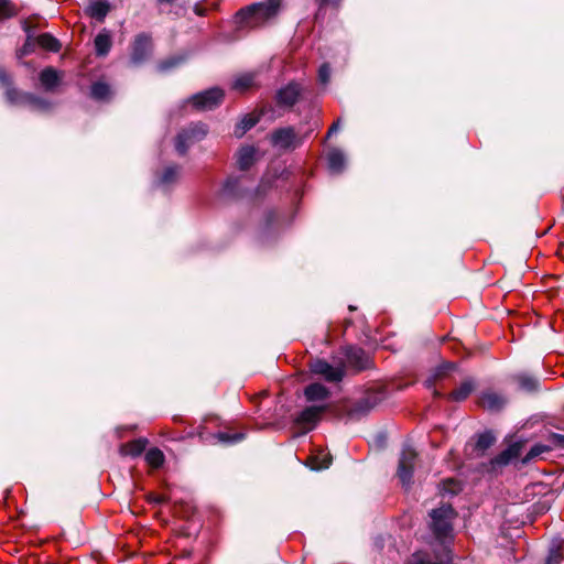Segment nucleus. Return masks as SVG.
<instances>
[{"instance_id": "f257e3e1", "label": "nucleus", "mask_w": 564, "mask_h": 564, "mask_svg": "<svg viewBox=\"0 0 564 564\" xmlns=\"http://www.w3.org/2000/svg\"><path fill=\"white\" fill-rule=\"evenodd\" d=\"M0 84L6 89V98L12 105H26L35 110H46L50 102L30 93L19 91L12 86L9 75L0 68Z\"/></svg>"}, {"instance_id": "f03ea898", "label": "nucleus", "mask_w": 564, "mask_h": 564, "mask_svg": "<svg viewBox=\"0 0 564 564\" xmlns=\"http://www.w3.org/2000/svg\"><path fill=\"white\" fill-rule=\"evenodd\" d=\"M279 3V0H269L265 3L251 4L238 11L236 18L239 23L253 28L273 17L278 11Z\"/></svg>"}, {"instance_id": "7ed1b4c3", "label": "nucleus", "mask_w": 564, "mask_h": 564, "mask_svg": "<svg viewBox=\"0 0 564 564\" xmlns=\"http://www.w3.org/2000/svg\"><path fill=\"white\" fill-rule=\"evenodd\" d=\"M432 523L431 528L436 538H447L452 531V521L455 518V510L451 505H442L437 509H433L430 513Z\"/></svg>"}, {"instance_id": "20e7f679", "label": "nucleus", "mask_w": 564, "mask_h": 564, "mask_svg": "<svg viewBox=\"0 0 564 564\" xmlns=\"http://www.w3.org/2000/svg\"><path fill=\"white\" fill-rule=\"evenodd\" d=\"M207 134V127L202 122L192 123L183 129L175 139V149L180 154H185L191 145L200 141Z\"/></svg>"}, {"instance_id": "39448f33", "label": "nucleus", "mask_w": 564, "mask_h": 564, "mask_svg": "<svg viewBox=\"0 0 564 564\" xmlns=\"http://www.w3.org/2000/svg\"><path fill=\"white\" fill-rule=\"evenodd\" d=\"M416 456V452L411 446L405 445L403 447L399 459L397 476L405 489H409L413 482V471Z\"/></svg>"}, {"instance_id": "423d86ee", "label": "nucleus", "mask_w": 564, "mask_h": 564, "mask_svg": "<svg viewBox=\"0 0 564 564\" xmlns=\"http://www.w3.org/2000/svg\"><path fill=\"white\" fill-rule=\"evenodd\" d=\"M224 99V91L218 87L198 93L188 99V102L197 110H212L218 107Z\"/></svg>"}, {"instance_id": "0eeeda50", "label": "nucleus", "mask_w": 564, "mask_h": 564, "mask_svg": "<svg viewBox=\"0 0 564 564\" xmlns=\"http://www.w3.org/2000/svg\"><path fill=\"white\" fill-rule=\"evenodd\" d=\"M270 139L273 147L283 150L295 149L302 143V139L297 135L293 127H284L274 130Z\"/></svg>"}, {"instance_id": "6e6552de", "label": "nucleus", "mask_w": 564, "mask_h": 564, "mask_svg": "<svg viewBox=\"0 0 564 564\" xmlns=\"http://www.w3.org/2000/svg\"><path fill=\"white\" fill-rule=\"evenodd\" d=\"M152 53V41L151 37L144 33L135 36L130 61L133 65H140L144 63Z\"/></svg>"}, {"instance_id": "1a4fd4ad", "label": "nucleus", "mask_w": 564, "mask_h": 564, "mask_svg": "<svg viewBox=\"0 0 564 564\" xmlns=\"http://www.w3.org/2000/svg\"><path fill=\"white\" fill-rule=\"evenodd\" d=\"M326 409V405L307 406L297 415L295 423L306 433L315 427Z\"/></svg>"}, {"instance_id": "9d476101", "label": "nucleus", "mask_w": 564, "mask_h": 564, "mask_svg": "<svg viewBox=\"0 0 564 564\" xmlns=\"http://www.w3.org/2000/svg\"><path fill=\"white\" fill-rule=\"evenodd\" d=\"M479 405L490 412L501 411L508 403L505 394L492 389L484 390L479 395Z\"/></svg>"}, {"instance_id": "9b49d317", "label": "nucleus", "mask_w": 564, "mask_h": 564, "mask_svg": "<svg viewBox=\"0 0 564 564\" xmlns=\"http://www.w3.org/2000/svg\"><path fill=\"white\" fill-rule=\"evenodd\" d=\"M344 352L346 360L350 367L355 368L358 371L369 368L370 359L362 348L347 346Z\"/></svg>"}, {"instance_id": "f8f14e48", "label": "nucleus", "mask_w": 564, "mask_h": 564, "mask_svg": "<svg viewBox=\"0 0 564 564\" xmlns=\"http://www.w3.org/2000/svg\"><path fill=\"white\" fill-rule=\"evenodd\" d=\"M311 369L314 373L323 376L329 382L340 381L344 377L341 368H335L324 360L314 361Z\"/></svg>"}, {"instance_id": "ddd939ff", "label": "nucleus", "mask_w": 564, "mask_h": 564, "mask_svg": "<svg viewBox=\"0 0 564 564\" xmlns=\"http://www.w3.org/2000/svg\"><path fill=\"white\" fill-rule=\"evenodd\" d=\"M301 88L295 83H290L276 93V101L280 106L292 107L299 99Z\"/></svg>"}, {"instance_id": "4468645a", "label": "nucleus", "mask_w": 564, "mask_h": 564, "mask_svg": "<svg viewBox=\"0 0 564 564\" xmlns=\"http://www.w3.org/2000/svg\"><path fill=\"white\" fill-rule=\"evenodd\" d=\"M521 453V444L514 443L508 446L505 451H502L499 455L491 459V469H496V467L507 466L512 459L519 457Z\"/></svg>"}, {"instance_id": "2eb2a0df", "label": "nucleus", "mask_w": 564, "mask_h": 564, "mask_svg": "<svg viewBox=\"0 0 564 564\" xmlns=\"http://www.w3.org/2000/svg\"><path fill=\"white\" fill-rule=\"evenodd\" d=\"M258 150L253 145L241 147L237 152V164L240 170L246 171L257 160Z\"/></svg>"}, {"instance_id": "dca6fc26", "label": "nucleus", "mask_w": 564, "mask_h": 564, "mask_svg": "<svg viewBox=\"0 0 564 564\" xmlns=\"http://www.w3.org/2000/svg\"><path fill=\"white\" fill-rule=\"evenodd\" d=\"M257 86V73H243L238 75L232 82V89L239 93H246L247 90Z\"/></svg>"}, {"instance_id": "f3484780", "label": "nucleus", "mask_w": 564, "mask_h": 564, "mask_svg": "<svg viewBox=\"0 0 564 564\" xmlns=\"http://www.w3.org/2000/svg\"><path fill=\"white\" fill-rule=\"evenodd\" d=\"M40 82L45 90H53L61 82V74L53 67H46L40 73Z\"/></svg>"}, {"instance_id": "a211bd4d", "label": "nucleus", "mask_w": 564, "mask_h": 564, "mask_svg": "<svg viewBox=\"0 0 564 564\" xmlns=\"http://www.w3.org/2000/svg\"><path fill=\"white\" fill-rule=\"evenodd\" d=\"M513 380L518 383L519 389L524 392L538 391V389L540 387L539 379L529 373L514 375Z\"/></svg>"}, {"instance_id": "6ab92c4d", "label": "nucleus", "mask_w": 564, "mask_h": 564, "mask_svg": "<svg viewBox=\"0 0 564 564\" xmlns=\"http://www.w3.org/2000/svg\"><path fill=\"white\" fill-rule=\"evenodd\" d=\"M109 10H110V4L106 0L93 1L87 7V13L91 18L97 19L98 21H104V19L108 14Z\"/></svg>"}, {"instance_id": "aec40b11", "label": "nucleus", "mask_w": 564, "mask_h": 564, "mask_svg": "<svg viewBox=\"0 0 564 564\" xmlns=\"http://www.w3.org/2000/svg\"><path fill=\"white\" fill-rule=\"evenodd\" d=\"M304 395L307 401H319L327 399L329 391L325 386L321 383H312L305 388Z\"/></svg>"}, {"instance_id": "412c9836", "label": "nucleus", "mask_w": 564, "mask_h": 564, "mask_svg": "<svg viewBox=\"0 0 564 564\" xmlns=\"http://www.w3.org/2000/svg\"><path fill=\"white\" fill-rule=\"evenodd\" d=\"M332 463V456L329 453L324 452L323 449L318 451L316 454L312 455L308 458V466L313 470H322L329 467Z\"/></svg>"}, {"instance_id": "4be33fe9", "label": "nucleus", "mask_w": 564, "mask_h": 564, "mask_svg": "<svg viewBox=\"0 0 564 564\" xmlns=\"http://www.w3.org/2000/svg\"><path fill=\"white\" fill-rule=\"evenodd\" d=\"M148 441L145 438H138L121 445L120 453L132 457L139 456L147 446Z\"/></svg>"}, {"instance_id": "5701e85b", "label": "nucleus", "mask_w": 564, "mask_h": 564, "mask_svg": "<svg viewBox=\"0 0 564 564\" xmlns=\"http://www.w3.org/2000/svg\"><path fill=\"white\" fill-rule=\"evenodd\" d=\"M112 45L111 36L108 32L102 31L95 37V48L98 56H106Z\"/></svg>"}, {"instance_id": "b1692460", "label": "nucleus", "mask_w": 564, "mask_h": 564, "mask_svg": "<svg viewBox=\"0 0 564 564\" xmlns=\"http://www.w3.org/2000/svg\"><path fill=\"white\" fill-rule=\"evenodd\" d=\"M328 167L333 173H339L345 166V155L338 149H333L327 155Z\"/></svg>"}, {"instance_id": "393cba45", "label": "nucleus", "mask_w": 564, "mask_h": 564, "mask_svg": "<svg viewBox=\"0 0 564 564\" xmlns=\"http://www.w3.org/2000/svg\"><path fill=\"white\" fill-rule=\"evenodd\" d=\"M474 389V380L467 379L449 394V399L454 401H464L465 399L468 398V395L473 392Z\"/></svg>"}, {"instance_id": "a878e982", "label": "nucleus", "mask_w": 564, "mask_h": 564, "mask_svg": "<svg viewBox=\"0 0 564 564\" xmlns=\"http://www.w3.org/2000/svg\"><path fill=\"white\" fill-rule=\"evenodd\" d=\"M90 94L96 100H108L112 95V90L107 83L99 80L91 85Z\"/></svg>"}, {"instance_id": "bb28decb", "label": "nucleus", "mask_w": 564, "mask_h": 564, "mask_svg": "<svg viewBox=\"0 0 564 564\" xmlns=\"http://www.w3.org/2000/svg\"><path fill=\"white\" fill-rule=\"evenodd\" d=\"M180 174H181V166H178V165L167 166L163 171L162 175L160 176L159 182L163 186H170V185L176 183V181L180 177Z\"/></svg>"}, {"instance_id": "cd10ccee", "label": "nucleus", "mask_w": 564, "mask_h": 564, "mask_svg": "<svg viewBox=\"0 0 564 564\" xmlns=\"http://www.w3.org/2000/svg\"><path fill=\"white\" fill-rule=\"evenodd\" d=\"M456 365L454 362H444L440 367H437L434 371V373L425 380L426 388L431 389L435 381L438 379H442L445 377V375L449 371L455 369Z\"/></svg>"}, {"instance_id": "c85d7f7f", "label": "nucleus", "mask_w": 564, "mask_h": 564, "mask_svg": "<svg viewBox=\"0 0 564 564\" xmlns=\"http://www.w3.org/2000/svg\"><path fill=\"white\" fill-rule=\"evenodd\" d=\"M496 437L491 432L481 433L477 437L475 451H477L478 454L482 455L489 447L494 445Z\"/></svg>"}, {"instance_id": "c756f323", "label": "nucleus", "mask_w": 564, "mask_h": 564, "mask_svg": "<svg viewBox=\"0 0 564 564\" xmlns=\"http://www.w3.org/2000/svg\"><path fill=\"white\" fill-rule=\"evenodd\" d=\"M186 59V55L184 54H180V55H175V56H171L162 62H160L158 64V70L159 72H169L177 66H180L181 64H183Z\"/></svg>"}, {"instance_id": "7c9ffc66", "label": "nucleus", "mask_w": 564, "mask_h": 564, "mask_svg": "<svg viewBox=\"0 0 564 564\" xmlns=\"http://www.w3.org/2000/svg\"><path fill=\"white\" fill-rule=\"evenodd\" d=\"M551 451H552V446L547 445L546 443L545 444H542V443L534 444L530 448L528 454L522 458V463L528 464L532 459H535L536 457L541 456L542 454L549 453Z\"/></svg>"}, {"instance_id": "2f4dec72", "label": "nucleus", "mask_w": 564, "mask_h": 564, "mask_svg": "<svg viewBox=\"0 0 564 564\" xmlns=\"http://www.w3.org/2000/svg\"><path fill=\"white\" fill-rule=\"evenodd\" d=\"M37 43L41 47L51 52H57L61 47L58 41L48 33L41 34L37 37Z\"/></svg>"}, {"instance_id": "473e14b6", "label": "nucleus", "mask_w": 564, "mask_h": 564, "mask_svg": "<svg viewBox=\"0 0 564 564\" xmlns=\"http://www.w3.org/2000/svg\"><path fill=\"white\" fill-rule=\"evenodd\" d=\"M258 122V118L253 116H245L240 122L237 124L235 129V134L237 137H242L248 130H250L252 127H254Z\"/></svg>"}, {"instance_id": "72a5a7b5", "label": "nucleus", "mask_w": 564, "mask_h": 564, "mask_svg": "<svg viewBox=\"0 0 564 564\" xmlns=\"http://www.w3.org/2000/svg\"><path fill=\"white\" fill-rule=\"evenodd\" d=\"M370 411V408H368L365 401L360 399L348 410V416L352 420H359L360 417L367 415Z\"/></svg>"}, {"instance_id": "f704fd0d", "label": "nucleus", "mask_w": 564, "mask_h": 564, "mask_svg": "<svg viewBox=\"0 0 564 564\" xmlns=\"http://www.w3.org/2000/svg\"><path fill=\"white\" fill-rule=\"evenodd\" d=\"M145 460L150 466L158 468L163 464L164 455L159 448H151L145 454Z\"/></svg>"}, {"instance_id": "c9c22d12", "label": "nucleus", "mask_w": 564, "mask_h": 564, "mask_svg": "<svg viewBox=\"0 0 564 564\" xmlns=\"http://www.w3.org/2000/svg\"><path fill=\"white\" fill-rule=\"evenodd\" d=\"M215 437L221 443L235 444L242 441L245 438V434L237 432H219Z\"/></svg>"}, {"instance_id": "e433bc0d", "label": "nucleus", "mask_w": 564, "mask_h": 564, "mask_svg": "<svg viewBox=\"0 0 564 564\" xmlns=\"http://www.w3.org/2000/svg\"><path fill=\"white\" fill-rule=\"evenodd\" d=\"M546 444L552 446V451L564 448V434L551 433L547 436Z\"/></svg>"}, {"instance_id": "4c0bfd02", "label": "nucleus", "mask_w": 564, "mask_h": 564, "mask_svg": "<svg viewBox=\"0 0 564 564\" xmlns=\"http://www.w3.org/2000/svg\"><path fill=\"white\" fill-rule=\"evenodd\" d=\"M14 15V9L9 0H0V20Z\"/></svg>"}, {"instance_id": "58836bf2", "label": "nucleus", "mask_w": 564, "mask_h": 564, "mask_svg": "<svg viewBox=\"0 0 564 564\" xmlns=\"http://www.w3.org/2000/svg\"><path fill=\"white\" fill-rule=\"evenodd\" d=\"M442 490L444 492H448L451 495H455L457 492H459L460 490V486L457 481L453 480V479H447L443 482V488Z\"/></svg>"}, {"instance_id": "ea45409f", "label": "nucleus", "mask_w": 564, "mask_h": 564, "mask_svg": "<svg viewBox=\"0 0 564 564\" xmlns=\"http://www.w3.org/2000/svg\"><path fill=\"white\" fill-rule=\"evenodd\" d=\"M562 560V554L558 547H553L550 550L549 556L546 558L545 564H560Z\"/></svg>"}, {"instance_id": "a19ab883", "label": "nucleus", "mask_w": 564, "mask_h": 564, "mask_svg": "<svg viewBox=\"0 0 564 564\" xmlns=\"http://www.w3.org/2000/svg\"><path fill=\"white\" fill-rule=\"evenodd\" d=\"M361 399L365 401L368 408H370V410H372L381 401V397L378 393H368Z\"/></svg>"}, {"instance_id": "79ce46f5", "label": "nucleus", "mask_w": 564, "mask_h": 564, "mask_svg": "<svg viewBox=\"0 0 564 564\" xmlns=\"http://www.w3.org/2000/svg\"><path fill=\"white\" fill-rule=\"evenodd\" d=\"M361 399L365 401L368 408H370V410H372L381 401V397L378 393H368Z\"/></svg>"}, {"instance_id": "37998d69", "label": "nucleus", "mask_w": 564, "mask_h": 564, "mask_svg": "<svg viewBox=\"0 0 564 564\" xmlns=\"http://www.w3.org/2000/svg\"><path fill=\"white\" fill-rule=\"evenodd\" d=\"M330 78V68L328 64H323L318 69V79L322 84H327Z\"/></svg>"}, {"instance_id": "c03bdc74", "label": "nucleus", "mask_w": 564, "mask_h": 564, "mask_svg": "<svg viewBox=\"0 0 564 564\" xmlns=\"http://www.w3.org/2000/svg\"><path fill=\"white\" fill-rule=\"evenodd\" d=\"M341 0H318L321 6H338Z\"/></svg>"}, {"instance_id": "a18cd8bd", "label": "nucleus", "mask_w": 564, "mask_h": 564, "mask_svg": "<svg viewBox=\"0 0 564 564\" xmlns=\"http://www.w3.org/2000/svg\"><path fill=\"white\" fill-rule=\"evenodd\" d=\"M338 128L339 121L334 122L327 132V137H330L333 133H335L338 130Z\"/></svg>"}, {"instance_id": "49530a36", "label": "nucleus", "mask_w": 564, "mask_h": 564, "mask_svg": "<svg viewBox=\"0 0 564 564\" xmlns=\"http://www.w3.org/2000/svg\"><path fill=\"white\" fill-rule=\"evenodd\" d=\"M30 50H31V48H30V44H29V42H28V43H25V44H24V46H23V53H24V54H28V53L30 52Z\"/></svg>"}, {"instance_id": "de8ad7c7", "label": "nucleus", "mask_w": 564, "mask_h": 564, "mask_svg": "<svg viewBox=\"0 0 564 564\" xmlns=\"http://www.w3.org/2000/svg\"><path fill=\"white\" fill-rule=\"evenodd\" d=\"M154 501H155L156 503H161V502H163V501H164V498H163V497H158V498H155V499H154Z\"/></svg>"}]
</instances>
